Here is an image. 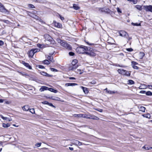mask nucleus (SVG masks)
Here are the masks:
<instances>
[{
	"mask_svg": "<svg viewBox=\"0 0 152 152\" xmlns=\"http://www.w3.org/2000/svg\"><path fill=\"white\" fill-rule=\"evenodd\" d=\"M77 60H74L72 61V62L71 64V66H72V68L71 69H69L74 70L75 69H76L78 67V66L77 64Z\"/></svg>",
	"mask_w": 152,
	"mask_h": 152,
	"instance_id": "7ed1b4c3",
	"label": "nucleus"
},
{
	"mask_svg": "<svg viewBox=\"0 0 152 152\" xmlns=\"http://www.w3.org/2000/svg\"><path fill=\"white\" fill-rule=\"evenodd\" d=\"M37 45V46L40 48H42V45H41V44H38Z\"/></svg>",
	"mask_w": 152,
	"mask_h": 152,
	"instance_id": "052dcab7",
	"label": "nucleus"
},
{
	"mask_svg": "<svg viewBox=\"0 0 152 152\" xmlns=\"http://www.w3.org/2000/svg\"><path fill=\"white\" fill-rule=\"evenodd\" d=\"M66 86H73L77 85V84L75 83H67L66 84Z\"/></svg>",
	"mask_w": 152,
	"mask_h": 152,
	"instance_id": "f3484780",
	"label": "nucleus"
},
{
	"mask_svg": "<svg viewBox=\"0 0 152 152\" xmlns=\"http://www.w3.org/2000/svg\"><path fill=\"white\" fill-rule=\"evenodd\" d=\"M139 109L140 111H142L143 112H145V108L144 107L140 106L139 108Z\"/></svg>",
	"mask_w": 152,
	"mask_h": 152,
	"instance_id": "393cba45",
	"label": "nucleus"
},
{
	"mask_svg": "<svg viewBox=\"0 0 152 152\" xmlns=\"http://www.w3.org/2000/svg\"><path fill=\"white\" fill-rule=\"evenodd\" d=\"M28 6L30 8H35L34 6L32 4H28Z\"/></svg>",
	"mask_w": 152,
	"mask_h": 152,
	"instance_id": "4c0bfd02",
	"label": "nucleus"
},
{
	"mask_svg": "<svg viewBox=\"0 0 152 152\" xmlns=\"http://www.w3.org/2000/svg\"><path fill=\"white\" fill-rule=\"evenodd\" d=\"M117 66H119L120 67H126V66H124V65H120L118 64H117V65H116Z\"/></svg>",
	"mask_w": 152,
	"mask_h": 152,
	"instance_id": "603ef678",
	"label": "nucleus"
},
{
	"mask_svg": "<svg viewBox=\"0 0 152 152\" xmlns=\"http://www.w3.org/2000/svg\"><path fill=\"white\" fill-rule=\"evenodd\" d=\"M132 24L134 26H141L140 23H132Z\"/></svg>",
	"mask_w": 152,
	"mask_h": 152,
	"instance_id": "2f4dec72",
	"label": "nucleus"
},
{
	"mask_svg": "<svg viewBox=\"0 0 152 152\" xmlns=\"http://www.w3.org/2000/svg\"><path fill=\"white\" fill-rule=\"evenodd\" d=\"M125 75H126L127 76H129L130 75V72L129 71H127L125 70Z\"/></svg>",
	"mask_w": 152,
	"mask_h": 152,
	"instance_id": "bb28decb",
	"label": "nucleus"
},
{
	"mask_svg": "<svg viewBox=\"0 0 152 152\" xmlns=\"http://www.w3.org/2000/svg\"><path fill=\"white\" fill-rule=\"evenodd\" d=\"M104 90H106V92L109 94H113L115 93V92L114 91H112L109 90H108L107 88H106Z\"/></svg>",
	"mask_w": 152,
	"mask_h": 152,
	"instance_id": "a211bd4d",
	"label": "nucleus"
},
{
	"mask_svg": "<svg viewBox=\"0 0 152 152\" xmlns=\"http://www.w3.org/2000/svg\"><path fill=\"white\" fill-rule=\"evenodd\" d=\"M73 8L76 10H78L79 9V7L76 4H74L73 5Z\"/></svg>",
	"mask_w": 152,
	"mask_h": 152,
	"instance_id": "a878e982",
	"label": "nucleus"
},
{
	"mask_svg": "<svg viewBox=\"0 0 152 152\" xmlns=\"http://www.w3.org/2000/svg\"><path fill=\"white\" fill-rule=\"evenodd\" d=\"M144 9L146 11H150L152 12V6H145L144 7Z\"/></svg>",
	"mask_w": 152,
	"mask_h": 152,
	"instance_id": "423d86ee",
	"label": "nucleus"
},
{
	"mask_svg": "<svg viewBox=\"0 0 152 152\" xmlns=\"http://www.w3.org/2000/svg\"><path fill=\"white\" fill-rule=\"evenodd\" d=\"M97 110L100 112H102L103 111V110L102 109H99L98 110Z\"/></svg>",
	"mask_w": 152,
	"mask_h": 152,
	"instance_id": "680f3d73",
	"label": "nucleus"
},
{
	"mask_svg": "<svg viewBox=\"0 0 152 152\" xmlns=\"http://www.w3.org/2000/svg\"><path fill=\"white\" fill-rule=\"evenodd\" d=\"M86 54L91 56H94L96 55V54L93 52H86Z\"/></svg>",
	"mask_w": 152,
	"mask_h": 152,
	"instance_id": "f8f14e48",
	"label": "nucleus"
},
{
	"mask_svg": "<svg viewBox=\"0 0 152 152\" xmlns=\"http://www.w3.org/2000/svg\"><path fill=\"white\" fill-rule=\"evenodd\" d=\"M32 50H33V51L34 53H36L37 52H39V49L36 48L34 49H32Z\"/></svg>",
	"mask_w": 152,
	"mask_h": 152,
	"instance_id": "e433bc0d",
	"label": "nucleus"
},
{
	"mask_svg": "<svg viewBox=\"0 0 152 152\" xmlns=\"http://www.w3.org/2000/svg\"><path fill=\"white\" fill-rule=\"evenodd\" d=\"M69 149L71 151H72L73 150V148L69 147Z\"/></svg>",
	"mask_w": 152,
	"mask_h": 152,
	"instance_id": "69168bd1",
	"label": "nucleus"
},
{
	"mask_svg": "<svg viewBox=\"0 0 152 152\" xmlns=\"http://www.w3.org/2000/svg\"><path fill=\"white\" fill-rule=\"evenodd\" d=\"M132 66L134 69H138V67L136 66V65L137 64V63L134 61H132Z\"/></svg>",
	"mask_w": 152,
	"mask_h": 152,
	"instance_id": "6e6552de",
	"label": "nucleus"
},
{
	"mask_svg": "<svg viewBox=\"0 0 152 152\" xmlns=\"http://www.w3.org/2000/svg\"><path fill=\"white\" fill-rule=\"evenodd\" d=\"M22 64L25 66L27 68L29 69H31V67L28 63H26L24 61H23L22 62Z\"/></svg>",
	"mask_w": 152,
	"mask_h": 152,
	"instance_id": "1a4fd4ad",
	"label": "nucleus"
},
{
	"mask_svg": "<svg viewBox=\"0 0 152 152\" xmlns=\"http://www.w3.org/2000/svg\"><path fill=\"white\" fill-rule=\"evenodd\" d=\"M43 63L45 64H49L50 63V62L48 60H45L43 61Z\"/></svg>",
	"mask_w": 152,
	"mask_h": 152,
	"instance_id": "c756f323",
	"label": "nucleus"
},
{
	"mask_svg": "<svg viewBox=\"0 0 152 152\" xmlns=\"http://www.w3.org/2000/svg\"><path fill=\"white\" fill-rule=\"evenodd\" d=\"M126 50L127 51L130 52L133 51V49L132 48H127L126 49Z\"/></svg>",
	"mask_w": 152,
	"mask_h": 152,
	"instance_id": "5fc2aeb1",
	"label": "nucleus"
},
{
	"mask_svg": "<svg viewBox=\"0 0 152 152\" xmlns=\"http://www.w3.org/2000/svg\"><path fill=\"white\" fill-rule=\"evenodd\" d=\"M54 24L55 27L58 28H61L62 27V25L61 23L57 22H55Z\"/></svg>",
	"mask_w": 152,
	"mask_h": 152,
	"instance_id": "ddd939ff",
	"label": "nucleus"
},
{
	"mask_svg": "<svg viewBox=\"0 0 152 152\" xmlns=\"http://www.w3.org/2000/svg\"><path fill=\"white\" fill-rule=\"evenodd\" d=\"M128 83L129 84H133L134 83V82L132 80H128Z\"/></svg>",
	"mask_w": 152,
	"mask_h": 152,
	"instance_id": "f704fd0d",
	"label": "nucleus"
},
{
	"mask_svg": "<svg viewBox=\"0 0 152 152\" xmlns=\"http://www.w3.org/2000/svg\"><path fill=\"white\" fill-rule=\"evenodd\" d=\"M78 143V145H89L88 144H85V143L82 144V142H81L79 141Z\"/></svg>",
	"mask_w": 152,
	"mask_h": 152,
	"instance_id": "37998d69",
	"label": "nucleus"
},
{
	"mask_svg": "<svg viewBox=\"0 0 152 152\" xmlns=\"http://www.w3.org/2000/svg\"><path fill=\"white\" fill-rule=\"evenodd\" d=\"M89 50V48L82 45L77 48L76 49V51L79 53H86V51H88Z\"/></svg>",
	"mask_w": 152,
	"mask_h": 152,
	"instance_id": "f257e3e1",
	"label": "nucleus"
},
{
	"mask_svg": "<svg viewBox=\"0 0 152 152\" xmlns=\"http://www.w3.org/2000/svg\"><path fill=\"white\" fill-rule=\"evenodd\" d=\"M72 144L73 145H78V143L79 142V141L77 140H73L72 141Z\"/></svg>",
	"mask_w": 152,
	"mask_h": 152,
	"instance_id": "6ab92c4d",
	"label": "nucleus"
},
{
	"mask_svg": "<svg viewBox=\"0 0 152 152\" xmlns=\"http://www.w3.org/2000/svg\"><path fill=\"white\" fill-rule=\"evenodd\" d=\"M148 86L149 89H152V85H148Z\"/></svg>",
	"mask_w": 152,
	"mask_h": 152,
	"instance_id": "864d4df0",
	"label": "nucleus"
},
{
	"mask_svg": "<svg viewBox=\"0 0 152 152\" xmlns=\"http://www.w3.org/2000/svg\"><path fill=\"white\" fill-rule=\"evenodd\" d=\"M4 102V100L1 99H0V103H3Z\"/></svg>",
	"mask_w": 152,
	"mask_h": 152,
	"instance_id": "338daca9",
	"label": "nucleus"
},
{
	"mask_svg": "<svg viewBox=\"0 0 152 152\" xmlns=\"http://www.w3.org/2000/svg\"><path fill=\"white\" fill-rule=\"evenodd\" d=\"M48 104L50 106L53 107H54V106L53 105V104L51 103H49V104Z\"/></svg>",
	"mask_w": 152,
	"mask_h": 152,
	"instance_id": "0e129e2a",
	"label": "nucleus"
},
{
	"mask_svg": "<svg viewBox=\"0 0 152 152\" xmlns=\"http://www.w3.org/2000/svg\"><path fill=\"white\" fill-rule=\"evenodd\" d=\"M0 12H4L6 13L8 12L7 10L5 8L4 6L0 2Z\"/></svg>",
	"mask_w": 152,
	"mask_h": 152,
	"instance_id": "39448f33",
	"label": "nucleus"
},
{
	"mask_svg": "<svg viewBox=\"0 0 152 152\" xmlns=\"http://www.w3.org/2000/svg\"><path fill=\"white\" fill-rule=\"evenodd\" d=\"M135 7L139 10H141L142 9V6L140 5H136L135 6Z\"/></svg>",
	"mask_w": 152,
	"mask_h": 152,
	"instance_id": "412c9836",
	"label": "nucleus"
},
{
	"mask_svg": "<svg viewBox=\"0 0 152 152\" xmlns=\"http://www.w3.org/2000/svg\"><path fill=\"white\" fill-rule=\"evenodd\" d=\"M48 90L49 91H50L51 92H54L55 93H57V90H55L52 88H48Z\"/></svg>",
	"mask_w": 152,
	"mask_h": 152,
	"instance_id": "5701e85b",
	"label": "nucleus"
},
{
	"mask_svg": "<svg viewBox=\"0 0 152 152\" xmlns=\"http://www.w3.org/2000/svg\"><path fill=\"white\" fill-rule=\"evenodd\" d=\"M42 103L44 104H49V103H48L47 101H44L42 102Z\"/></svg>",
	"mask_w": 152,
	"mask_h": 152,
	"instance_id": "3c124183",
	"label": "nucleus"
},
{
	"mask_svg": "<svg viewBox=\"0 0 152 152\" xmlns=\"http://www.w3.org/2000/svg\"><path fill=\"white\" fill-rule=\"evenodd\" d=\"M59 16L60 17V19L62 20H63L64 19V18L63 17L61 16L60 15H59Z\"/></svg>",
	"mask_w": 152,
	"mask_h": 152,
	"instance_id": "13d9d810",
	"label": "nucleus"
},
{
	"mask_svg": "<svg viewBox=\"0 0 152 152\" xmlns=\"http://www.w3.org/2000/svg\"><path fill=\"white\" fill-rule=\"evenodd\" d=\"M50 70L53 72H57L58 70L56 69L51 68H50Z\"/></svg>",
	"mask_w": 152,
	"mask_h": 152,
	"instance_id": "a19ab883",
	"label": "nucleus"
},
{
	"mask_svg": "<svg viewBox=\"0 0 152 152\" xmlns=\"http://www.w3.org/2000/svg\"><path fill=\"white\" fill-rule=\"evenodd\" d=\"M41 143H37L35 145L37 147H39L41 146Z\"/></svg>",
	"mask_w": 152,
	"mask_h": 152,
	"instance_id": "09e8293b",
	"label": "nucleus"
},
{
	"mask_svg": "<svg viewBox=\"0 0 152 152\" xmlns=\"http://www.w3.org/2000/svg\"><path fill=\"white\" fill-rule=\"evenodd\" d=\"M57 41L62 46H63L66 48L71 50L72 49L71 47L69 44L64 42V41L61 40L60 39H57Z\"/></svg>",
	"mask_w": 152,
	"mask_h": 152,
	"instance_id": "f03ea898",
	"label": "nucleus"
},
{
	"mask_svg": "<svg viewBox=\"0 0 152 152\" xmlns=\"http://www.w3.org/2000/svg\"><path fill=\"white\" fill-rule=\"evenodd\" d=\"M22 109L24 111H27L29 110V108L28 105H26L22 107Z\"/></svg>",
	"mask_w": 152,
	"mask_h": 152,
	"instance_id": "dca6fc26",
	"label": "nucleus"
},
{
	"mask_svg": "<svg viewBox=\"0 0 152 152\" xmlns=\"http://www.w3.org/2000/svg\"><path fill=\"white\" fill-rule=\"evenodd\" d=\"M142 116L148 118H150L151 117V115L149 114H145L142 115Z\"/></svg>",
	"mask_w": 152,
	"mask_h": 152,
	"instance_id": "cd10ccee",
	"label": "nucleus"
},
{
	"mask_svg": "<svg viewBox=\"0 0 152 152\" xmlns=\"http://www.w3.org/2000/svg\"><path fill=\"white\" fill-rule=\"evenodd\" d=\"M81 88L83 89V92L85 94H87L88 93V91L87 88L83 86H81Z\"/></svg>",
	"mask_w": 152,
	"mask_h": 152,
	"instance_id": "2eb2a0df",
	"label": "nucleus"
},
{
	"mask_svg": "<svg viewBox=\"0 0 152 152\" xmlns=\"http://www.w3.org/2000/svg\"><path fill=\"white\" fill-rule=\"evenodd\" d=\"M38 67L39 68H40V69H44L45 68V67L44 66H43L42 65H39L38 66Z\"/></svg>",
	"mask_w": 152,
	"mask_h": 152,
	"instance_id": "de8ad7c7",
	"label": "nucleus"
},
{
	"mask_svg": "<svg viewBox=\"0 0 152 152\" xmlns=\"http://www.w3.org/2000/svg\"><path fill=\"white\" fill-rule=\"evenodd\" d=\"M69 79L71 80H75V78L74 77H70Z\"/></svg>",
	"mask_w": 152,
	"mask_h": 152,
	"instance_id": "e2e57ef3",
	"label": "nucleus"
},
{
	"mask_svg": "<svg viewBox=\"0 0 152 152\" xmlns=\"http://www.w3.org/2000/svg\"><path fill=\"white\" fill-rule=\"evenodd\" d=\"M142 148H144V149H145V150H149L150 149V148H152V147H151L150 148H149L148 147H145V146H144Z\"/></svg>",
	"mask_w": 152,
	"mask_h": 152,
	"instance_id": "c03bdc74",
	"label": "nucleus"
},
{
	"mask_svg": "<svg viewBox=\"0 0 152 152\" xmlns=\"http://www.w3.org/2000/svg\"><path fill=\"white\" fill-rule=\"evenodd\" d=\"M73 115L75 117H82V115H83V114H74Z\"/></svg>",
	"mask_w": 152,
	"mask_h": 152,
	"instance_id": "473e14b6",
	"label": "nucleus"
},
{
	"mask_svg": "<svg viewBox=\"0 0 152 152\" xmlns=\"http://www.w3.org/2000/svg\"><path fill=\"white\" fill-rule=\"evenodd\" d=\"M34 53L33 50H31L29 52V56L30 57H32L34 55Z\"/></svg>",
	"mask_w": 152,
	"mask_h": 152,
	"instance_id": "4be33fe9",
	"label": "nucleus"
},
{
	"mask_svg": "<svg viewBox=\"0 0 152 152\" xmlns=\"http://www.w3.org/2000/svg\"><path fill=\"white\" fill-rule=\"evenodd\" d=\"M121 36L127 38L129 36L128 34L124 31H121L119 32Z\"/></svg>",
	"mask_w": 152,
	"mask_h": 152,
	"instance_id": "20e7f679",
	"label": "nucleus"
},
{
	"mask_svg": "<svg viewBox=\"0 0 152 152\" xmlns=\"http://www.w3.org/2000/svg\"><path fill=\"white\" fill-rule=\"evenodd\" d=\"M129 1L132 2L133 4H137V0H129Z\"/></svg>",
	"mask_w": 152,
	"mask_h": 152,
	"instance_id": "58836bf2",
	"label": "nucleus"
},
{
	"mask_svg": "<svg viewBox=\"0 0 152 152\" xmlns=\"http://www.w3.org/2000/svg\"><path fill=\"white\" fill-rule=\"evenodd\" d=\"M147 87L144 84H142L139 87V88L140 89H143L146 88Z\"/></svg>",
	"mask_w": 152,
	"mask_h": 152,
	"instance_id": "aec40b11",
	"label": "nucleus"
},
{
	"mask_svg": "<svg viewBox=\"0 0 152 152\" xmlns=\"http://www.w3.org/2000/svg\"><path fill=\"white\" fill-rule=\"evenodd\" d=\"M125 70L122 69H119L118 70V72L120 74L124 75L125 73Z\"/></svg>",
	"mask_w": 152,
	"mask_h": 152,
	"instance_id": "9d476101",
	"label": "nucleus"
},
{
	"mask_svg": "<svg viewBox=\"0 0 152 152\" xmlns=\"http://www.w3.org/2000/svg\"><path fill=\"white\" fill-rule=\"evenodd\" d=\"M40 73L42 75L45 76H46L47 77H52V75H50L48 74L46 72H45L43 71H42V72H40Z\"/></svg>",
	"mask_w": 152,
	"mask_h": 152,
	"instance_id": "9b49d317",
	"label": "nucleus"
},
{
	"mask_svg": "<svg viewBox=\"0 0 152 152\" xmlns=\"http://www.w3.org/2000/svg\"><path fill=\"white\" fill-rule=\"evenodd\" d=\"M74 53L72 52H70L69 53V54L70 56H73L74 55Z\"/></svg>",
	"mask_w": 152,
	"mask_h": 152,
	"instance_id": "8fccbe9b",
	"label": "nucleus"
},
{
	"mask_svg": "<svg viewBox=\"0 0 152 152\" xmlns=\"http://www.w3.org/2000/svg\"><path fill=\"white\" fill-rule=\"evenodd\" d=\"M91 83L93 84H96V82L94 80L91 81Z\"/></svg>",
	"mask_w": 152,
	"mask_h": 152,
	"instance_id": "bf43d9fd",
	"label": "nucleus"
},
{
	"mask_svg": "<svg viewBox=\"0 0 152 152\" xmlns=\"http://www.w3.org/2000/svg\"><path fill=\"white\" fill-rule=\"evenodd\" d=\"M146 92V91H140V93L141 94H144Z\"/></svg>",
	"mask_w": 152,
	"mask_h": 152,
	"instance_id": "4d7b16f0",
	"label": "nucleus"
},
{
	"mask_svg": "<svg viewBox=\"0 0 152 152\" xmlns=\"http://www.w3.org/2000/svg\"><path fill=\"white\" fill-rule=\"evenodd\" d=\"M45 37H48L49 38H50V37L49 36V35H47V34H46V35H45Z\"/></svg>",
	"mask_w": 152,
	"mask_h": 152,
	"instance_id": "774afa93",
	"label": "nucleus"
},
{
	"mask_svg": "<svg viewBox=\"0 0 152 152\" xmlns=\"http://www.w3.org/2000/svg\"><path fill=\"white\" fill-rule=\"evenodd\" d=\"M3 44L4 42L1 40H0V46L3 45Z\"/></svg>",
	"mask_w": 152,
	"mask_h": 152,
	"instance_id": "6e6d98bb",
	"label": "nucleus"
},
{
	"mask_svg": "<svg viewBox=\"0 0 152 152\" xmlns=\"http://www.w3.org/2000/svg\"><path fill=\"white\" fill-rule=\"evenodd\" d=\"M31 16L37 20H38L39 18L38 16L35 15H33V16L31 15Z\"/></svg>",
	"mask_w": 152,
	"mask_h": 152,
	"instance_id": "c9c22d12",
	"label": "nucleus"
},
{
	"mask_svg": "<svg viewBox=\"0 0 152 152\" xmlns=\"http://www.w3.org/2000/svg\"><path fill=\"white\" fill-rule=\"evenodd\" d=\"M0 116L1 118L3 120H7V118L6 117H4L2 115H1Z\"/></svg>",
	"mask_w": 152,
	"mask_h": 152,
	"instance_id": "79ce46f5",
	"label": "nucleus"
},
{
	"mask_svg": "<svg viewBox=\"0 0 152 152\" xmlns=\"http://www.w3.org/2000/svg\"><path fill=\"white\" fill-rule=\"evenodd\" d=\"M30 111L32 114H34L35 113V111L34 108H31L30 109Z\"/></svg>",
	"mask_w": 152,
	"mask_h": 152,
	"instance_id": "ea45409f",
	"label": "nucleus"
},
{
	"mask_svg": "<svg viewBox=\"0 0 152 152\" xmlns=\"http://www.w3.org/2000/svg\"><path fill=\"white\" fill-rule=\"evenodd\" d=\"M47 58L50 61L52 62H53L54 61L52 56H48Z\"/></svg>",
	"mask_w": 152,
	"mask_h": 152,
	"instance_id": "b1692460",
	"label": "nucleus"
},
{
	"mask_svg": "<svg viewBox=\"0 0 152 152\" xmlns=\"http://www.w3.org/2000/svg\"><path fill=\"white\" fill-rule=\"evenodd\" d=\"M76 72L78 73H79L80 74H81L83 73V72L80 69H77Z\"/></svg>",
	"mask_w": 152,
	"mask_h": 152,
	"instance_id": "a18cd8bd",
	"label": "nucleus"
},
{
	"mask_svg": "<svg viewBox=\"0 0 152 152\" xmlns=\"http://www.w3.org/2000/svg\"><path fill=\"white\" fill-rule=\"evenodd\" d=\"M99 11L100 13L106 12L109 11V9H107L104 8H99Z\"/></svg>",
	"mask_w": 152,
	"mask_h": 152,
	"instance_id": "0eeeda50",
	"label": "nucleus"
},
{
	"mask_svg": "<svg viewBox=\"0 0 152 152\" xmlns=\"http://www.w3.org/2000/svg\"><path fill=\"white\" fill-rule=\"evenodd\" d=\"M148 96H152V92L150 91H148L145 93Z\"/></svg>",
	"mask_w": 152,
	"mask_h": 152,
	"instance_id": "72a5a7b5",
	"label": "nucleus"
},
{
	"mask_svg": "<svg viewBox=\"0 0 152 152\" xmlns=\"http://www.w3.org/2000/svg\"><path fill=\"white\" fill-rule=\"evenodd\" d=\"M84 118H90L91 117L89 116V115H86V114H83V115H82V117Z\"/></svg>",
	"mask_w": 152,
	"mask_h": 152,
	"instance_id": "7c9ffc66",
	"label": "nucleus"
},
{
	"mask_svg": "<svg viewBox=\"0 0 152 152\" xmlns=\"http://www.w3.org/2000/svg\"><path fill=\"white\" fill-rule=\"evenodd\" d=\"M2 126L4 128H7L10 126V125L8 124L3 123Z\"/></svg>",
	"mask_w": 152,
	"mask_h": 152,
	"instance_id": "c85d7f7f",
	"label": "nucleus"
},
{
	"mask_svg": "<svg viewBox=\"0 0 152 152\" xmlns=\"http://www.w3.org/2000/svg\"><path fill=\"white\" fill-rule=\"evenodd\" d=\"M48 88L44 86H43L41 87L39 89V90L40 91H44L45 90H48Z\"/></svg>",
	"mask_w": 152,
	"mask_h": 152,
	"instance_id": "4468645a",
	"label": "nucleus"
},
{
	"mask_svg": "<svg viewBox=\"0 0 152 152\" xmlns=\"http://www.w3.org/2000/svg\"><path fill=\"white\" fill-rule=\"evenodd\" d=\"M117 10L118 13H121V11L119 8L118 7L117 8Z\"/></svg>",
	"mask_w": 152,
	"mask_h": 152,
	"instance_id": "49530a36",
	"label": "nucleus"
}]
</instances>
